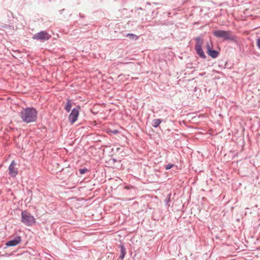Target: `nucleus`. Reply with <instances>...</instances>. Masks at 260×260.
<instances>
[{
  "instance_id": "20",
  "label": "nucleus",
  "mask_w": 260,
  "mask_h": 260,
  "mask_svg": "<svg viewBox=\"0 0 260 260\" xmlns=\"http://www.w3.org/2000/svg\"><path fill=\"white\" fill-rule=\"evenodd\" d=\"M109 132L113 134H117L119 133V131L117 129L110 130Z\"/></svg>"
},
{
  "instance_id": "9",
  "label": "nucleus",
  "mask_w": 260,
  "mask_h": 260,
  "mask_svg": "<svg viewBox=\"0 0 260 260\" xmlns=\"http://www.w3.org/2000/svg\"><path fill=\"white\" fill-rule=\"evenodd\" d=\"M90 169L86 167L80 168L76 174L79 177H81L82 175H86L88 176L90 173Z\"/></svg>"
},
{
  "instance_id": "5",
  "label": "nucleus",
  "mask_w": 260,
  "mask_h": 260,
  "mask_svg": "<svg viewBox=\"0 0 260 260\" xmlns=\"http://www.w3.org/2000/svg\"><path fill=\"white\" fill-rule=\"evenodd\" d=\"M51 35L45 30H42L35 34L32 38L36 40H40L44 42L48 40L51 38Z\"/></svg>"
},
{
  "instance_id": "21",
  "label": "nucleus",
  "mask_w": 260,
  "mask_h": 260,
  "mask_svg": "<svg viewBox=\"0 0 260 260\" xmlns=\"http://www.w3.org/2000/svg\"><path fill=\"white\" fill-rule=\"evenodd\" d=\"M135 187L131 185H127L125 186V188L126 189H130L131 188H134Z\"/></svg>"
},
{
  "instance_id": "26",
  "label": "nucleus",
  "mask_w": 260,
  "mask_h": 260,
  "mask_svg": "<svg viewBox=\"0 0 260 260\" xmlns=\"http://www.w3.org/2000/svg\"><path fill=\"white\" fill-rule=\"evenodd\" d=\"M11 162H12V163H13V162H15V161H14V160H12V161H11Z\"/></svg>"
},
{
  "instance_id": "1",
  "label": "nucleus",
  "mask_w": 260,
  "mask_h": 260,
  "mask_svg": "<svg viewBox=\"0 0 260 260\" xmlns=\"http://www.w3.org/2000/svg\"><path fill=\"white\" fill-rule=\"evenodd\" d=\"M38 112L32 107L22 108L19 113V116L22 120L26 123H31L36 121Z\"/></svg>"
},
{
  "instance_id": "2",
  "label": "nucleus",
  "mask_w": 260,
  "mask_h": 260,
  "mask_svg": "<svg viewBox=\"0 0 260 260\" xmlns=\"http://www.w3.org/2000/svg\"><path fill=\"white\" fill-rule=\"evenodd\" d=\"M212 34L217 38L230 41L235 44L239 43V38L236 35H233L231 30H215L212 32Z\"/></svg>"
},
{
  "instance_id": "18",
  "label": "nucleus",
  "mask_w": 260,
  "mask_h": 260,
  "mask_svg": "<svg viewBox=\"0 0 260 260\" xmlns=\"http://www.w3.org/2000/svg\"><path fill=\"white\" fill-rule=\"evenodd\" d=\"M70 165L68 164V167H67L66 169H64V168H61L60 170H56V171H58V172H67L66 171V170L68 168H70Z\"/></svg>"
},
{
  "instance_id": "13",
  "label": "nucleus",
  "mask_w": 260,
  "mask_h": 260,
  "mask_svg": "<svg viewBox=\"0 0 260 260\" xmlns=\"http://www.w3.org/2000/svg\"><path fill=\"white\" fill-rule=\"evenodd\" d=\"M171 196H172V193H169V194H168L167 197L165 199V205L167 207H169L170 206V203L171 202Z\"/></svg>"
},
{
  "instance_id": "10",
  "label": "nucleus",
  "mask_w": 260,
  "mask_h": 260,
  "mask_svg": "<svg viewBox=\"0 0 260 260\" xmlns=\"http://www.w3.org/2000/svg\"><path fill=\"white\" fill-rule=\"evenodd\" d=\"M120 249V255L119 257V260H123L126 254V249L123 244H120L119 246Z\"/></svg>"
},
{
  "instance_id": "4",
  "label": "nucleus",
  "mask_w": 260,
  "mask_h": 260,
  "mask_svg": "<svg viewBox=\"0 0 260 260\" xmlns=\"http://www.w3.org/2000/svg\"><path fill=\"white\" fill-rule=\"evenodd\" d=\"M195 40L196 42L194 49L197 54L199 56L200 58L205 59L206 58V55H205L202 47L203 43L202 39L201 37H198L195 38Z\"/></svg>"
},
{
  "instance_id": "19",
  "label": "nucleus",
  "mask_w": 260,
  "mask_h": 260,
  "mask_svg": "<svg viewBox=\"0 0 260 260\" xmlns=\"http://www.w3.org/2000/svg\"><path fill=\"white\" fill-rule=\"evenodd\" d=\"M256 45L258 48L260 50V37L256 40Z\"/></svg>"
},
{
  "instance_id": "6",
  "label": "nucleus",
  "mask_w": 260,
  "mask_h": 260,
  "mask_svg": "<svg viewBox=\"0 0 260 260\" xmlns=\"http://www.w3.org/2000/svg\"><path fill=\"white\" fill-rule=\"evenodd\" d=\"M21 237L19 235H17L12 238V239L8 241L4 245L3 249H6L9 247H13L18 245L21 241Z\"/></svg>"
},
{
  "instance_id": "15",
  "label": "nucleus",
  "mask_w": 260,
  "mask_h": 260,
  "mask_svg": "<svg viewBox=\"0 0 260 260\" xmlns=\"http://www.w3.org/2000/svg\"><path fill=\"white\" fill-rule=\"evenodd\" d=\"M126 37L128 38L130 40L136 41L138 39L139 37L133 34H127Z\"/></svg>"
},
{
  "instance_id": "14",
  "label": "nucleus",
  "mask_w": 260,
  "mask_h": 260,
  "mask_svg": "<svg viewBox=\"0 0 260 260\" xmlns=\"http://www.w3.org/2000/svg\"><path fill=\"white\" fill-rule=\"evenodd\" d=\"M161 122V120L160 119H154L152 120V125L154 127H157L160 123Z\"/></svg>"
},
{
  "instance_id": "8",
  "label": "nucleus",
  "mask_w": 260,
  "mask_h": 260,
  "mask_svg": "<svg viewBox=\"0 0 260 260\" xmlns=\"http://www.w3.org/2000/svg\"><path fill=\"white\" fill-rule=\"evenodd\" d=\"M17 164H10L8 168L9 174L12 177H15L18 173V168L16 167Z\"/></svg>"
},
{
  "instance_id": "3",
  "label": "nucleus",
  "mask_w": 260,
  "mask_h": 260,
  "mask_svg": "<svg viewBox=\"0 0 260 260\" xmlns=\"http://www.w3.org/2000/svg\"><path fill=\"white\" fill-rule=\"evenodd\" d=\"M21 222L27 226H32L36 223V219L34 216L24 210L21 212Z\"/></svg>"
},
{
  "instance_id": "11",
  "label": "nucleus",
  "mask_w": 260,
  "mask_h": 260,
  "mask_svg": "<svg viewBox=\"0 0 260 260\" xmlns=\"http://www.w3.org/2000/svg\"><path fill=\"white\" fill-rule=\"evenodd\" d=\"M207 53L213 58H216L219 54L218 51L212 49V48L211 49H209V52H208Z\"/></svg>"
},
{
  "instance_id": "25",
  "label": "nucleus",
  "mask_w": 260,
  "mask_h": 260,
  "mask_svg": "<svg viewBox=\"0 0 260 260\" xmlns=\"http://www.w3.org/2000/svg\"><path fill=\"white\" fill-rule=\"evenodd\" d=\"M54 164H55V166H56V167H58L59 166V164H58V163Z\"/></svg>"
},
{
  "instance_id": "23",
  "label": "nucleus",
  "mask_w": 260,
  "mask_h": 260,
  "mask_svg": "<svg viewBox=\"0 0 260 260\" xmlns=\"http://www.w3.org/2000/svg\"><path fill=\"white\" fill-rule=\"evenodd\" d=\"M4 255L5 256H9L10 255V253H6Z\"/></svg>"
},
{
  "instance_id": "16",
  "label": "nucleus",
  "mask_w": 260,
  "mask_h": 260,
  "mask_svg": "<svg viewBox=\"0 0 260 260\" xmlns=\"http://www.w3.org/2000/svg\"><path fill=\"white\" fill-rule=\"evenodd\" d=\"M175 165L174 164H168L167 165L165 166V169L166 170H169L172 168L174 167Z\"/></svg>"
},
{
  "instance_id": "7",
  "label": "nucleus",
  "mask_w": 260,
  "mask_h": 260,
  "mask_svg": "<svg viewBox=\"0 0 260 260\" xmlns=\"http://www.w3.org/2000/svg\"><path fill=\"white\" fill-rule=\"evenodd\" d=\"M80 108V107L79 106L73 108L69 116V121L71 124H73L77 120Z\"/></svg>"
},
{
  "instance_id": "22",
  "label": "nucleus",
  "mask_w": 260,
  "mask_h": 260,
  "mask_svg": "<svg viewBox=\"0 0 260 260\" xmlns=\"http://www.w3.org/2000/svg\"><path fill=\"white\" fill-rule=\"evenodd\" d=\"M79 16H80V17H81V18H84V15H83V14H81V13H80V14H79Z\"/></svg>"
},
{
  "instance_id": "17",
  "label": "nucleus",
  "mask_w": 260,
  "mask_h": 260,
  "mask_svg": "<svg viewBox=\"0 0 260 260\" xmlns=\"http://www.w3.org/2000/svg\"><path fill=\"white\" fill-rule=\"evenodd\" d=\"M206 46L207 52H209V49H211L212 48V46H211L210 43L208 42L206 43Z\"/></svg>"
},
{
  "instance_id": "12",
  "label": "nucleus",
  "mask_w": 260,
  "mask_h": 260,
  "mask_svg": "<svg viewBox=\"0 0 260 260\" xmlns=\"http://www.w3.org/2000/svg\"><path fill=\"white\" fill-rule=\"evenodd\" d=\"M72 106L71 101L69 99H68L67 100V103L64 107V109L67 112H69L71 110Z\"/></svg>"
},
{
  "instance_id": "27",
  "label": "nucleus",
  "mask_w": 260,
  "mask_h": 260,
  "mask_svg": "<svg viewBox=\"0 0 260 260\" xmlns=\"http://www.w3.org/2000/svg\"><path fill=\"white\" fill-rule=\"evenodd\" d=\"M2 167V165H0V167Z\"/></svg>"
},
{
  "instance_id": "24",
  "label": "nucleus",
  "mask_w": 260,
  "mask_h": 260,
  "mask_svg": "<svg viewBox=\"0 0 260 260\" xmlns=\"http://www.w3.org/2000/svg\"><path fill=\"white\" fill-rule=\"evenodd\" d=\"M176 168H177V169H181V165H180L179 167H178V166H176Z\"/></svg>"
}]
</instances>
